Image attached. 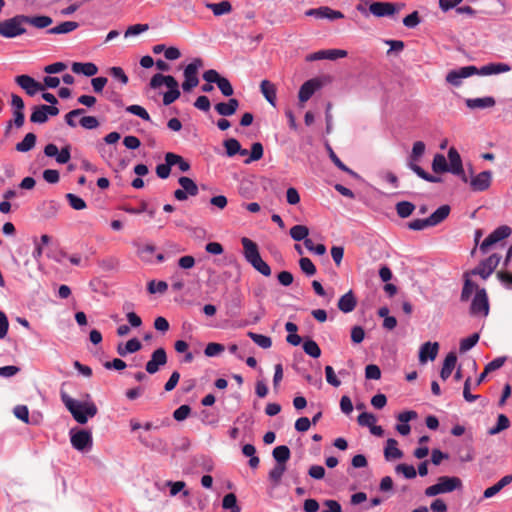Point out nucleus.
<instances>
[{
  "label": "nucleus",
  "mask_w": 512,
  "mask_h": 512,
  "mask_svg": "<svg viewBox=\"0 0 512 512\" xmlns=\"http://www.w3.org/2000/svg\"><path fill=\"white\" fill-rule=\"evenodd\" d=\"M272 454L278 464L282 463L285 465L290 458V449L286 445H280L274 448Z\"/></svg>",
  "instance_id": "72a5a7b5"
},
{
  "label": "nucleus",
  "mask_w": 512,
  "mask_h": 512,
  "mask_svg": "<svg viewBox=\"0 0 512 512\" xmlns=\"http://www.w3.org/2000/svg\"><path fill=\"white\" fill-rule=\"evenodd\" d=\"M425 144L424 142L422 141H416L414 144H413V147H412V152H411V161H418L420 157H422V155L424 154L425 152Z\"/></svg>",
  "instance_id": "e2e57ef3"
},
{
  "label": "nucleus",
  "mask_w": 512,
  "mask_h": 512,
  "mask_svg": "<svg viewBox=\"0 0 512 512\" xmlns=\"http://www.w3.org/2000/svg\"><path fill=\"white\" fill-rule=\"evenodd\" d=\"M438 351L439 344L437 342H425L419 349V362L425 364L428 360H435Z\"/></svg>",
  "instance_id": "6ab92c4d"
},
{
  "label": "nucleus",
  "mask_w": 512,
  "mask_h": 512,
  "mask_svg": "<svg viewBox=\"0 0 512 512\" xmlns=\"http://www.w3.org/2000/svg\"><path fill=\"white\" fill-rule=\"evenodd\" d=\"M299 266H300L302 272L305 273L307 276H313L316 273L315 265L307 257H302L299 260Z\"/></svg>",
  "instance_id": "8fccbe9b"
},
{
  "label": "nucleus",
  "mask_w": 512,
  "mask_h": 512,
  "mask_svg": "<svg viewBox=\"0 0 512 512\" xmlns=\"http://www.w3.org/2000/svg\"><path fill=\"white\" fill-rule=\"evenodd\" d=\"M462 487V481L455 476H441L438 478L436 484L431 485L425 489V495L434 497L439 494L449 493Z\"/></svg>",
  "instance_id": "20e7f679"
},
{
  "label": "nucleus",
  "mask_w": 512,
  "mask_h": 512,
  "mask_svg": "<svg viewBox=\"0 0 512 512\" xmlns=\"http://www.w3.org/2000/svg\"><path fill=\"white\" fill-rule=\"evenodd\" d=\"M72 71L76 74H83L85 76L91 77L97 74L98 68L94 63H80L74 62L72 64Z\"/></svg>",
  "instance_id": "cd10ccee"
},
{
  "label": "nucleus",
  "mask_w": 512,
  "mask_h": 512,
  "mask_svg": "<svg viewBox=\"0 0 512 512\" xmlns=\"http://www.w3.org/2000/svg\"><path fill=\"white\" fill-rule=\"evenodd\" d=\"M203 66V61L200 58H194L184 68V81L182 83V89L185 92L191 91L199 84L198 70Z\"/></svg>",
  "instance_id": "0eeeda50"
},
{
  "label": "nucleus",
  "mask_w": 512,
  "mask_h": 512,
  "mask_svg": "<svg viewBox=\"0 0 512 512\" xmlns=\"http://www.w3.org/2000/svg\"><path fill=\"white\" fill-rule=\"evenodd\" d=\"M97 149H98L100 156L103 158V160L107 164L111 165L112 161H113V154H114L115 148L112 146H106L103 144H99Z\"/></svg>",
  "instance_id": "49530a36"
},
{
  "label": "nucleus",
  "mask_w": 512,
  "mask_h": 512,
  "mask_svg": "<svg viewBox=\"0 0 512 512\" xmlns=\"http://www.w3.org/2000/svg\"><path fill=\"white\" fill-rule=\"evenodd\" d=\"M420 24V17L417 11L412 12L403 18V25L407 28L413 29Z\"/></svg>",
  "instance_id": "4d7b16f0"
},
{
  "label": "nucleus",
  "mask_w": 512,
  "mask_h": 512,
  "mask_svg": "<svg viewBox=\"0 0 512 512\" xmlns=\"http://www.w3.org/2000/svg\"><path fill=\"white\" fill-rule=\"evenodd\" d=\"M260 90L264 98L272 105L276 106V87L269 80H263L260 83Z\"/></svg>",
  "instance_id": "bb28decb"
},
{
  "label": "nucleus",
  "mask_w": 512,
  "mask_h": 512,
  "mask_svg": "<svg viewBox=\"0 0 512 512\" xmlns=\"http://www.w3.org/2000/svg\"><path fill=\"white\" fill-rule=\"evenodd\" d=\"M512 233V230L507 225H502L496 228L490 233L485 240L480 244V251L485 254L488 249L499 241L508 238Z\"/></svg>",
  "instance_id": "6e6552de"
},
{
  "label": "nucleus",
  "mask_w": 512,
  "mask_h": 512,
  "mask_svg": "<svg viewBox=\"0 0 512 512\" xmlns=\"http://www.w3.org/2000/svg\"><path fill=\"white\" fill-rule=\"evenodd\" d=\"M78 27H79V24L77 22L65 21L53 28H50L48 30V33H50V34H67V33H70L72 31L76 30Z\"/></svg>",
  "instance_id": "473e14b6"
},
{
  "label": "nucleus",
  "mask_w": 512,
  "mask_h": 512,
  "mask_svg": "<svg viewBox=\"0 0 512 512\" xmlns=\"http://www.w3.org/2000/svg\"><path fill=\"white\" fill-rule=\"evenodd\" d=\"M181 188L190 196H196L198 194V186L189 177L182 176L178 180Z\"/></svg>",
  "instance_id": "f704fd0d"
},
{
  "label": "nucleus",
  "mask_w": 512,
  "mask_h": 512,
  "mask_svg": "<svg viewBox=\"0 0 512 512\" xmlns=\"http://www.w3.org/2000/svg\"><path fill=\"white\" fill-rule=\"evenodd\" d=\"M408 227L414 231L424 230L431 227L428 218L426 219H414L408 223Z\"/></svg>",
  "instance_id": "69168bd1"
},
{
  "label": "nucleus",
  "mask_w": 512,
  "mask_h": 512,
  "mask_svg": "<svg viewBox=\"0 0 512 512\" xmlns=\"http://www.w3.org/2000/svg\"><path fill=\"white\" fill-rule=\"evenodd\" d=\"M61 399L74 420L79 424L87 423L88 420L93 418L98 412L97 406L92 401L89 394H86L83 400H76L66 393H61Z\"/></svg>",
  "instance_id": "f257e3e1"
},
{
  "label": "nucleus",
  "mask_w": 512,
  "mask_h": 512,
  "mask_svg": "<svg viewBox=\"0 0 512 512\" xmlns=\"http://www.w3.org/2000/svg\"><path fill=\"white\" fill-rule=\"evenodd\" d=\"M416 418H417V413L415 411H412V410L399 413L397 415V420L400 423L397 424L396 427H395L397 432L399 434L403 435V436H407L410 433V431H411V427L408 424V422L413 420V419H416Z\"/></svg>",
  "instance_id": "412c9836"
},
{
  "label": "nucleus",
  "mask_w": 512,
  "mask_h": 512,
  "mask_svg": "<svg viewBox=\"0 0 512 512\" xmlns=\"http://www.w3.org/2000/svg\"><path fill=\"white\" fill-rule=\"evenodd\" d=\"M395 472L397 474H402L404 476V478H406V479H413L417 475V471L414 468V466L408 465V464H404V463L398 464L395 467Z\"/></svg>",
  "instance_id": "37998d69"
},
{
  "label": "nucleus",
  "mask_w": 512,
  "mask_h": 512,
  "mask_svg": "<svg viewBox=\"0 0 512 512\" xmlns=\"http://www.w3.org/2000/svg\"><path fill=\"white\" fill-rule=\"evenodd\" d=\"M15 81L28 95L32 96V76L19 75L15 78Z\"/></svg>",
  "instance_id": "de8ad7c7"
},
{
  "label": "nucleus",
  "mask_w": 512,
  "mask_h": 512,
  "mask_svg": "<svg viewBox=\"0 0 512 512\" xmlns=\"http://www.w3.org/2000/svg\"><path fill=\"white\" fill-rule=\"evenodd\" d=\"M450 210L449 205H442L437 208L436 211L428 217L431 227H434L444 221L448 217Z\"/></svg>",
  "instance_id": "c85d7f7f"
},
{
  "label": "nucleus",
  "mask_w": 512,
  "mask_h": 512,
  "mask_svg": "<svg viewBox=\"0 0 512 512\" xmlns=\"http://www.w3.org/2000/svg\"><path fill=\"white\" fill-rule=\"evenodd\" d=\"M511 70V67L503 62H493L488 63L481 68L478 69V72L476 75L480 76H490V75H497L501 73H506Z\"/></svg>",
  "instance_id": "aec40b11"
},
{
  "label": "nucleus",
  "mask_w": 512,
  "mask_h": 512,
  "mask_svg": "<svg viewBox=\"0 0 512 512\" xmlns=\"http://www.w3.org/2000/svg\"><path fill=\"white\" fill-rule=\"evenodd\" d=\"M79 124L85 129L92 130L99 126V121L94 116H82Z\"/></svg>",
  "instance_id": "680f3d73"
},
{
  "label": "nucleus",
  "mask_w": 512,
  "mask_h": 512,
  "mask_svg": "<svg viewBox=\"0 0 512 512\" xmlns=\"http://www.w3.org/2000/svg\"><path fill=\"white\" fill-rule=\"evenodd\" d=\"M241 243L243 245V254L246 261L262 275L266 277L270 276L271 269L269 265L261 258L257 244L247 237H243L241 239Z\"/></svg>",
  "instance_id": "f03ea898"
},
{
  "label": "nucleus",
  "mask_w": 512,
  "mask_h": 512,
  "mask_svg": "<svg viewBox=\"0 0 512 512\" xmlns=\"http://www.w3.org/2000/svg\"><path fill=\"white\" fill-rule=\"evenodd\" d=\"M414 209H415V206L411 202H408V201H402L396 205L397 214L401 218L409 217L413 213Z\"/></svg>",
  "instance_id": "c03bdc74"
},
{
  "label": "nucleus",
  "mask_w": 512,
  "mask_h": 512,
  "mask_svg": "<svg viewBox=\"0 0 512 512\" xmlns=\"http://www.w3.org/2000/svg\"><path fill=\"white\" fill-rule=\"evenodd\" d=\"M465 104L469 109H486L495 106L496 101L492 96H486L482 98H468L465 100Z\"/></svg>",
  "instance_id": "4be33fe9"
},
{
  "label": "nucleus",
  "mask_w": 512,
  "mask_h": 512,
  "mask_svg": "<svg viewBox=\"0 0 512 512\" xmlns=\"http://www.w3.org/2000/svg\"><path fill=\"white\" fill-rule=\"evenodd\" d=\"M285 470L286 466L284 464L277 463L275 467L269 472L270 480L277 484L281 480Z\"/></svg>",
  "instance_id": "5fc2aeb1"
},
{
  "label": "nucleus",
  "mask_w": 512,
  "mask_h": 512,
  "mask_svg": "<svg viewBox=\"0 0 512 512\" xmlns=\"http://www.w3.org/2000/svg\"><path fill=\"white\" fill-rule=\"evenodd\" d=\"M309 235V229L304 225H295L290 229V236L295 241H304Z\"/></svg>",
  "instance_id": "ea45409f"
},
{
  "label": "nucleus",
  "mask_w": 512,
  "mask_h": 512,
  "mask_svg": "<svg viewBox=\"0 0 512 512\" xmlns=\"http://www.w3.org/2000/svg\"><path fill=\"white\" fill-rule=\"evenodd\" d=\"M384 456L387 461L401 459L403 457V452L398 448V442L394 438H389L386 441Z\"/></svg>",
  "instance_id": "5701e85b"
},
{
  "label": "nucleus",
  "mask_w": 512,
  "mask_h": 512,
  "mask_svg": "<svg viewBox=\"0 0 512 512\" xmlns=\"http://www.w3.org/2000/svg\"><path fill=\"white\" fill-rule=\"evenodd\" d=\"M205 6L211 10L215 16L229 14L232 11V5L227 0H223L219 3H206Z\"/></svg>",
  "instance_id": "7c9ffc66"
},
{
  "label": "nucleus",
  "mask_w": 512,
  "mask_h": 512,
  "mask_svg": "<svg viewBox=\"0 0 512 512\" xmlns=\"http://www.w3.org/2000/svg\"><path fill=\"white\" fill-rule=\"evenodd\" d=\"M166 363V351L164 348H158L152 353L151 359L147 362L146 371L149 374H155L159 371L160 367L164 366Z\"/></svg>",
  "instance_id": "2eb2a0df"
},
{
  "label": "nucleus",
  "mask_w": 512,
  "mask_h": 512,
  "mask_svg": "<svg viewBox=\"0 0 512 512\" xmlns=\"http://www.w3.org/2000/svg\"><path fill=\"white\" fill-rule=\"evenodd\" d=\"M357 420H358L359 425L366 426L368 428H370L371 426H373V424L376 423V417L373 414L368 413V412L361 413L358 416Z\"/></svg>",
  "instance_id": "0e129e2a"
},
{
  "label": "nucleus",
  "mask_w": 512,
  "mask_h": 512,
  "mask_svg": "<svg viewBox=\"0 0 512 512\" xmlns=\"http://www.w3.org/2000/svg\"><path fill=\"white\" fill-rule=\"evenodd\" d=\"M478 68L476 66H464L451 70L446 75V81L454 87H459L463 80L476 75Z\"/></svg>",
  "instance_id": "1a4fd4ad"
},
{
  "label": "nucleus",
  "mask_w": 512,
  "mask_h": 512,
  "mask_svg": "<svg viewBox=\"0 0 512 512\" xmlns=\"http://www.w3.org/2000/svg\"><path fill=\"white\" fill-rule=\"evenodd\" d=\"M263 157V146L259 142H255L252 144L251 153L248 159L245 160L246 164H249L253 161H257Z\"/></svg>",
  "instance_id": "09e8293b"
},
{
  "label": "nucleus",
  "mask_w": 512,
  "mask_h": 512,
  "mask_svg": "<svg viewBox=\"0 0 512 512\" xmlns=\"http://www.w3.org/2000/svg\"><path fill=\"white\" fill-rule=\"evenodd\" d=\"M347 56V51L342 49H327L319 50L306 56V61H317V60H336Z\"/></svg>",
  "instance_id": "4468645a"
},
{
  "label": "nucleus",
  "mask_w": 512,
  "mask_h": 512,
  "mask_svg": "<svg viewBox=\"0 0 512 512\" xmlns=\"http://www.w3.org/2000/svg\"><path fill=\"white\" fill-rule=\"evenodd\" d=\"M326 381L333 387H339L341 385L340 380L337 378L334 369L331 366L325 367Z\"/></svg>",
  "instance_id": "774afa93"
},
{
  "label": "nucleus",
  "mask_w": 512,
  "mask_h": 512,
  "mask_svg": "<svg viewBox=\"0 0 512 512\" xmlns=\"http://www.w3.org/2000/svg\"><path fill=\"white\" fill-rule=\"evenodd\" d=\"M216 84L224 96L229 97L233 94V87L227 78L221 77Z\"/></svg>",
  "instance_id": "bf43d9fd"
},
{
  "label": "nucleus",
  "mask_w": 512,
  "mask_h": 512,
  "mask_svg": "<svg viewBox=\"0 0 512 512\" xmlns=\"http://www.w3.org/2000/svg\"><path fill=\"white\" fill-rule=\"evenodd\" d=\"M492 172L483 171L471 177L469 184L473 191H485L491 186Z\"/></svg>",
  "instance_id": "f3484780"
},
{
  "label": "nucleus",
  "mask_w": 512,
  "mask_h": 512,
  "mask_svg": "<svg viewBox=\"0 0 512 512\" xmlns=\"http://www.w3.org/2000/svg\"><path fill=\"white\" fill-rule=\"evenodd\" d=\"M510 425V421L507 416L504 414H499L497 418V424L496 426L489 429L488 433L490 435H496L500 433L501 431L507 429Z\"/></svg>",
  "instance_id": "a19ab883"
},
{
  "label": "nucleus",
  "mask_w": 512,
  "mask_h": 512,
  "mask_svg": "<svg viewBox=\"0 0 512 512\" xmlns=\"http://www.w3.org/2000/svg\"><path fill=\"white\" fill-rule=\"evenodd\" d=\"M479 341V334L474 333L467 338H464L460 342V352L465 353L472 349Z\"/></svg>",
  "instance_id": "a18cd8bd"
},
{
  "label": "nucleus",
  "mask_w": 512,
  "mask_h": 512,
  "mask_svg": "<svg viewBox=\"0 0 512 512\" xmlns=\"http://www.w3.org/2000/svg\"><path fill=\"white\" fill-rule=\"evenodd\" d=\"M66 199L68 200L69 205L75 210H83L86 208L85 201L75 194H66Z\"/></svg>",
  "instance_id": "3c124183"
},
{
  "label": "nucleus",
  "mask_w": 512,
  "mask_h": 512,
  "mask_svg": "<svg viewBox=\"0 0 512 512\" xmlns=\"http://www.w3.org/2000/svg\"><path fill=\"white\" fill-rule=\"evenodd\" d=\"M305 15L317 19H328L330 21L344 18V14L341 11L334 10L328 6L309 9L305 12Z\"/></svg>",
  "instance_id": "ddd939ff"
},
{
  "label": "nucleus",
  "mask_w": 512,
  "mask_h": 512,
  "mask_svg": "<svg viewBox=\"0 0 512 512\" xmlns=\"http://www.w3.org/2000/svg\"><path fill=\"white\" fill-rule=\"evenodd\" d=\"M13 109V119L10 120L6 126L5 134L7 135L14 124L17 128H20L24 125L25 117H24V110H18L16 108Z\"/></svg>",
  "instance_id": "e433bc0d"
},
{
  "label": "nucleus",
  "mask_w": 512,
  "mask_h": 512,
  "mask_svg": "<svg viewBox=\"0 0 512 512\" xmlns=\"http://www.w3.org/2000/svg\"><path fill=\"white\" fill-rule=\"evenodd\" d=\"M84 113H85V110L82 108L74 109V110L68 112L65 115L66 124L72 128H75L77 126L75 118L78 116H82Z\"/></svg>",
  "instance_id": "6e6d98bb"
},
{
  "label": "nucleus",
  "mask_w": 512,
  "mask_h": 512,
  "mask_svg": "<svg viewBox=\"0 0 512 512\" xmlns=\"http://www.w3.org/2000/svg\"><path fill=\"white\" fill-rule=\"evenodd\" d=\"M126 111L128 113H131L133 115L140 117L141 119H143L145 121H150V119H151L148 112L146 111V109L140 105H130V106L126 107Z\"/></svg>",
  "instance_id": "864d4df0"
},
{
  "label": "nucleus",
  "mask_w": 512,
  "mask_h": 512,
  "mask_svg": "<svg viewBox=\"0 0 512 512\" xmlns=\"http://www.w3.org/2000/svg\"><path fill=\"white\" fill-rule=\"evenodd\" d=\"M248 336L255 344L263 349H269L272 346L271 338L266 335L248 332Z\"/></svg>",
  "instance_id": "58836bf2"
},
{
  "label": "nucleus",
  "mask_w": 512,
  "mask_h": 512,
  "mask_svg": "<svg viewBox=\"0 0 512 512\" xmlns=\"http://www.w3.org/2000/svg\"><path fill=\"white\" fill-rule=\"evenodd\" d=\"M489 313V302L485 289L476 292L471 303V314L486 317Z\"/></svg>",
  "instance_id": "f8f14e48"
},
{
  "label": "nucleus",
  "mask_w": 512,
  "mask_h": 512,
  "mask_svg": "<svg viewBox=\"0 0 512 512\" xmlns=\"http://www.w3.org/2000/svg\"><path fill=\"white\" fill-rule=\"evenodd\" d=\"M110 74L115 79L120 81L123 85L128 83V77L125 74L124 70L121 67H112L110 68Z\"/></svg>",
  "instance_id": "338daca9"
},
{
  "label": "nucleus",
  "mask_w": 512,
  "mask_h": 512,
  "mask_svg": "<svg viewBox=\"0 0 512 512\" xmlns=\"http://www.w3.org/2000/svg\"><path fill=\"white\" fill-rule=\"evenodd\" d=\"M369 4V13L375 17H392L399 11L405 8V3H392V2H366Z\"/></svg>",
  "instance_id": "423d86ee"
},
{
  "label": "nucleus",
  "mask_w": 512,
  "mask_h": 512,
  "mask_svg": "<svg viewBox=\"0 0 512 512\" xmlns=\"http://www.w3.org/2000/svg\"><path fill=\"white\" fill-rule=\"evenodd\" d=\"M148 29H149V26L147 24H135V25L128 27V29L124 33V36L126 38L132 37V36H137L145 31H147Z\"/></svg>",
  "instance_id": "13d9d810"
},
{
  "label": "nucleus",
  "mask_w": 512,
  "mask_h": 512,
  "mask_svg": "<svg viewBox=\"0 0 512 512\" xmlns=\"http://www.w3.org/2000/svg\"><path fill=\"white\" fill-rule=\"evenodd\" d=\"M224 351V346L219 343H209L205 347L204 353L207 357H215Z\"/></svg>",
  "instance_id": "052dcab7"
},
{
  "label": "nucleus",
  "mask_w": 512,
  "mask_h": 512,
  "mask_svg": "<svg viewBox=\"0 0 512 512\" xmlns=\"http://www.w3.org/2000/svg\"><path fill=\"white\" fill-rule=\"evenodd\" d=\"M322 87V82L318 78L310 79L302 84L299 89L298 98L299 101L305 103L312 95Z\"/></svg>",
  "instance_id": "dca6fc26"
},
{
  "label": "nucleus",
  "mask_w": 512,
  "mask_h": 512,
  "mask_svg": "<svg viewBox=\"0 0 512 512\" xmlns=\"http://www.w3.org/2000/svg\"><path fill=\"white\" fill-rule=\"evenodd\" d=\"M448 161L449 172L458 176L464 183H467L469 180L465 174L461 156L454 147L448 150Z\"/></svg>",
  "instance_id": "9d476101"
},
{
  "label": "nucleus",
  "mask_w": 512,
  "mask_h": 512,
  "mask_svg": "<svg viewBox=\"0 0 512 512\" xmlns=\"http://www.w3.org/2000/svg\"><path fill=\"white\" fill-rule=\"evenodd\" d=\"M32 24V18L28 16H15L11 19L0 21V35L5 38H13L23 34L26 29L23 24Z\"/></svg>",
  "instance_id": "7ed1b4c3"
},
{
  "label": "nucleus",
  "mask_w": 512,
  "mask_h": 512,
  "mask_svg": "<svg viewBox=\"0 0 512 512\" xmlns=\"http://www.w3.org/2000/svg\"><path fill=\"white\" fill-rule=\"evenodd\" d=\"M303 350L312 358H319L321 356V349L319 345L312 339H307L304 341Z\"/></svg>",
  "instance_id": "4c0bfd02"
},
{
  "label": "nucleus",
  "mask_w": 512,
  "mask_h": 512,
  "mask_svg": "<svg viewBox=\"0 0 512 512\" xmlns=\"http://www.w3.org/2000/svg\"><path fill=\"white\" fill-rule=\"evenodd\" d=\"M222 507L224 509L230 510L231 512H240L241 510L237 504V498L233 493H229L224 496L222 501Z\"/></svg>",
  "instance_id": "79ce46f5"
},
{
  "label": "nucleus",
  "mask_w": 512,
  "mask_h": 512,
  "mask_svg": "<svg viewBox=\"0 0 512 512\" xmlns=\"http://www.w3.org/2000/svg\"><path fill=\"white\" fill-rule=\"evenodd\" d=\"M501 256L492 254L487 259L483 260L475 269L471 271L472 275H479L482 279H487L496 269Z\"/></svg>",
  "instance_id": "9b49d317"
},
{
  "label": "nucleus",
  "mask_w": 512,
  "mask_h": 512,
  "mask_svg": "<svg viewBox=\"0 0 512 512\" xmlns=\"http://www.w3.org/2000/svg\"><path fill=\"white\" fill-rule=\"evenodd\" d=\"M432 170L435 173L449 172L448 162L443 154H436L432 161Z\"/></svg>",
  "instance_id": "c9c22d12"
},
{
  "label": "nucleus",
  "mask_w": 512,
  "mask_h": 512,
  "mask_svg": "<svg viewBox=\"0 0 512 512\" xmlns=\"http://www.w3.org/2000/svg\"><path fill=\"white\" fill-rule=\"evenodd\" d=\"M357 301L353 294V292L350 290L347 293H345L338 301V308L343 313H350L352 312L356 307Z\"/></svg>",
  "instance_id": "b1692460"
},
{
  "label": "nucleus",
  "mask_w": 512,
  "mask_h": 512,
  "mask_svg": "<svg viewBox=\"0 0 512 512\" xmlns=\"http://www.w3.org/2000/svg\"><path fill=\"white\" fill-rule=\"evenodd\" d=\"M59 114L57 106L39 105L34 106V123H45L50 116Z\"/></svg>",
  "instance_id": "a211bd4d"
},
{
  "label": "nucleus",
  "mask_w": 512,
  "mask_h": 512,
  "mask_svg": "<svg viewBox=\"0 0 512 512\" xmlns=\"http://www.w3.org/2000/svg\"><path fill=\"white\" fill-rule=\"evenodd\" d=\"M224 147L228 156L232 157L241 151V145L238 140L231 138L224 142Z\"/></svg>",
  "instance_id": "603ef678"
},
{
  "label": "nucleus",
  "mask_w": 512,
  "mask_h": 512,
  "mask_svg": "<svg viewBox=\"0 0 512 512\" xmlns=\"http://www.w3.org/2000/svg\"><path fill=\"white\" fill-rule=\"evenodd\" d=\"M239 107V102L235 98L229 99L228 102H221L215 105V110L221 116L233 115Z\"/></svg>",
  "instance_id": "393cba45"
},
{
  "label": "nucleus",
  "mask_w": 512,
  "mask_h": 512,
  "mask_svg": "<svg viewBox=\"0 0 512 512\" xmlns=\"http://www.w3.org/2000/svg\"><path fill=\"white\" fill-rule=\"evenodd\" d=\"M141 347V342L137 338H132L125 344H119L117 347V352L120 356H126L127 354L139 351Z\"/></svg>",
  "instance_id": "c756f323"
},
{
  "label": "nucleus",
  "mask_w": 512,
  "mask_h": 512,
  "mask_svg": "<svg viewBox=\"0 0 512 512\" xmlns=\"http://www.w3.org/2000/svg\"><path fill=\"white\" fill-rule=\"evenodd\" d=\"M71 446L78 452L88 453L93 447L92 433L88 430L72 428L69 431Z\"/></svg>",
  "instance_id": "39448f33"
},
{
  "label": "nucleus",
  "mask_w": 512,
  "mask_h": 512,
  "mask_svg": "<svg viewBox=\"0 0 512 512\" xmlns=\"http://www.w3.org/2000/svg\"><path fill=\"white\" fill-rule=\"evenodd\" d=\"M60 84V79L55 76H46L43 79V83L34 80V94L39 91H44L46 88H56Z\"/></svg>",
  "instance_id": "2f4dec72"
},
{
  "label": "nucleus",
  "mask_w": 512,
  "mask_h": 512,
  "mask_svg": "<svg viewBox=\"0 0 512 512\" xmlns=\"http://www.w3.org/2000/svg\"><path fill=\"white\" fill-rule=\"evenodd\" d=\"M456 362L457 356L454 352H450L449 354H447V356L444 359L442 369L440 371V377L442 380H447L451 376L455 368Z\"/></svg>",
  "instance_id": "a878e982"
}]
</instances>
